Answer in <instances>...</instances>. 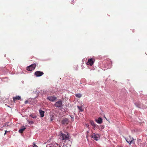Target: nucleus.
I'll return each instance as SVG.
<instances>
[{
    "label": "nucleus",
    "instance_id": "412c9836",
    "mask_svg": "<svg viewBox=\"0 0 147 147\" xmlns=\"http://www.w3.org/2000/svg\"><path fill=\"white\" fill-rule=\"evenodd\" d=\"M74 0H72V1H71V3L72 4V3H74Z\"/></svg>",
    "mask_w": 147,
    "mask_h": 147
},
{
    "label": "nucleus",
    "instance_id": "7ed1b4c3",
    "mask_svg": "<svg viewBox=\"0 0 147 147\" xmlns=\"http://www.w3.org/2000/svg\"><path fill=\"white\" fill-rule=\"evenodd\" d=\"M134 140L133 138L129 136V137L127 138V139H126V140L127 143H128L130 145L131 143L135 144V142L133 141Z\"/></svg>",
    "mask_w": 147,
    "mask_h": 147
},
{
    "label": "nucleus",
    "instance_id": "f3484780",
    "mask_svg": "<svg viewBox=\"0 0 147 147\" xmlns=\"http://www.w3.org/2000/svg\"><path fill=\"white\" fill-rule=\"evenodd\" d=\"M30 116L34 119H35L36 118V115H34L33 114L30 115Z\"/></svg>",
    "mask_w": 147,
    "mask_h": 147
},
{
    "label": "nucleus",
    "instance_id": "6e6552de",
    "mask_svg": "<svg viewBox=\"0 0 147 147\" xmlns=\"http://www.w3.org/2000/svg\"><path fill=\"white\" fill-rule=\"evenodd\" d=\"M47 99L53 102L56 100L57 98L54 96H51L48 97Z\"/></svg>",
    "mask_w": 147,
    "mask_h": 147
},
{
    "label": "nucleus",
    "instance_id": "423d86ee",
    "mask_svg": "<svg viewBox=\"0 0 147 147\" xmlns=\"http://www.w3.org/2000/svg\"><path fill=\"white\" fill-rule=\"evenodd\" d=\"M94 59L92 58L89 59L87 62V64L88 65L92 66L94 64Z\"/></svg>",
    "mask_w": 147,
    "mask_h": 147
},
{
    "label": "nucleus",
    "instance_id": "9b49d317",
    "mask_svg": "<svg viewBox=\"0 0 147 147\" xmlns=\"http://www.w3.org/2000/svg\"><path fill=\"white\" fill-rule=\"evenodd\" d=\"M39 112L40 114V117H43L44 115V111L41 110H40L39 111Z\"/></svg>",
    "mask_w": 147,
    "mask_h": 147
},
{
    "label": "nucleus",
    "instance_id": "1a4fd4ad",
    "mask_svg": "<svg viewBox=\"0 0 147 147\" xmlns=\"http://www.w3.org/2000/svg\"><path fill=\"white\" fill-rule=\"evenodd\" d=\"M69 121L67 118H65L62 121V123L63 124H68Z\"/></svg>",
    "mask_w": 147,
    "mask_h": 147
},
{
    "label": "nucleus",
    "instance_id": "ddd939ff",
    "mask_svg": "<svg viewBox=\"0 0 147 147\" xmlns=\"http://www.w3.org/2000/svg\"><path fill=\"white\" fill-rule=\"evenodd\" d=\"M26 129L25 127L23 126L22 128L20 129L19 130V131L20 133H22Z\"/></svg>",
    "mask_w": 147,
    "mask_h": 147
},
{
    "label": "nucleus",
    "instance_id": "f257e3e1",
    "mask_svg": "<svg viewBox=\"0 0 147 147\" xmlns=\"http://www.w3.org/2000/svg\"><path fill=\"white\" fill-rule=\"evenodd\" d=\"M60 136L61 139L62 140L65 141L69 139V134L66 133L65 134H63L62 132L60 134Z\"/></svg>",
    "mask_w": 147,
    "mask_h": 147
},
{
    "label": "nucleus",
    "instance_id": "6ab92c4d",
    "mask_svg": "<svg viewBox=\"0 0 147 147\" xmlns=\"http://www.w3.org/2000/svg\"><path fill=\"white\" fill-rule=\"evenodd\" d=\"M9 126V125L8 124V123H5L4 125H3V127L5 126Z\"/></svg>",
    "mask_w": 147,
    "mask_h": 147
},
{
    "label": "nucleus",
    "instance_id": "9d476101",
    "mask_svg": "<svg viewBox=\"0 0 147 147\" xmlns=\"http://www.w3.org/2000/svg\"><path fill=\"white\" fill-rule=\"evenodd\" d=\"M95 121L98 124H101L102 123V119L101 117H99L98 119H96Z\"/></svg>",
    "mask_w": 147,
    "mask_h": 147
},
{
    "label": "nucleus",
    "instance_id": "4468645a",
    "mask_svg": "<svg viewBox=\"0 0 147 147\" xmlns=\"http://www.w3.org/2000/svg\"><path fill=\"white\" fill-rule=\"evenodd\" d=\"M90 123L91 124L92 126H93L94 127H96V124L95 123H94V121H93L91 120L90 121Z\"/></svg>",
    "mask_w": 147,
    "mask_h": 147
},
{
    "label": "nucleus",
    "instance_id": "39448f33",
    "mask_svg": "<svg viewBox=\"0 0 147 147\" xmlns=\"http://www.w3.org/2000/svg\"><path fill=\"white\" fill-rule=\"evenodd\" d=\"M91 137L93 138L94 140L97 141L100 138V136L99 134H95L94 133L92 135Z\"/></svg>",
    "mask_w": 147,
    "mask_h": 147
},
{
    "label": "nucleus",
    "instance_id": "393cba45",
    "mask_svg": "<svg viewBox=\"0 0 147 147\" xmlns=\"http://www.w3.org/2000/svg\"><path fill=\"white\" fill-rule=\"evenodd\" d=\"M54 147V146H50V147ZM58 147H61V146H59Z\"/></svg>",
    "mask_w": 147,
    "mask_h": 147
},
{
    "label": "nucleus",
    "instance_id": "20e7f679",
    "mask_svg": "<svg viewBox=\"0 0 147 147\" xmlns=\"http://www.w3.org/2000/svg\"><path fill=\"white\" fill-rule=\"evenodd\" d=\"M36 66V65L35 64H33L30 65L29 66L27 67V69L28 71H31L34 70Z\"/></svg>",
    "mask_w": 147,
    "mask_h": 147
},
{
    "label": "nucleus",
    "instance_id": "5701e85b",
    "mask_svg": "<svg viewBox=\"0 0 147 147\" xmlns=\"http://www.w3.org/2000/svg\"><path fill=\"white\" fill-rule=\"evenodd\" d=\"M7 132V131L6 130H5V134H4L5 135L6 134Z\"/></svg>",
    "mask_w": 147,
    "mask_h": 147
},
{
    "label": "nucleus",
    "instance_id": "2eb2a0df",
    "mask_svg": "<svg viewBox=\"0 0 147 147\" xmlns=\"http://www.w3.org/2000/svg\"><path fill=\"white\" fill-rule=\"evenodd\" d=\"M77 107L80 111L82 112L83 111L84 109L82 108V106H78Z\"/></svg>",
    "mask_w": 147,
    "mask_h": 147
},
{
    "label": "nucleus",
    "instance_id": "b1692460",
    "mask_svg": "<svg viewBox=\"0 0 147 147\" xmlns=\"http://www.w3.org/2000/svg\"><path fill=\"white\" fill-rule=\"evenodd\" d=\"M53 120V119H52V118H51V121H52V120Z\"/></svg>",
    "mask_w": 147,
    "mask_h": 147
},
{
    "label": "nucleus",
    "instance_id": "4be33fe9",
    "mask_svg": "<svg viewBox=\"0 0 147 147\" xmlns=\"http://www.w3.org/2000/svg\"><path fill=\"white\" fill-rule=\"evenodd\" d=\"M28 100H26V101H25V104H26V103H28Z\"/></svg>",
    "mask_w": 147,
    "mask_h": 147
},
{
    "label": "nucleus",
    "instance_id": "dca6fc26",
    "mask_svg": "<svg viewBox=\"0 0 147 147\" xmlns=\"http://www.w3.org/2000/svg\"><path fill=\"white\" fill-rule=\"evenodd\" d=\"M76 96L78 98H80L82 96V94L79 93L75 94Z\"/></svg>",
    "mask_w": 147,
    "mask_h": 147
},
{
    "label": "nucleus",
    "instance_id": "a211bd4d",
    "mask_svg": "<svg viewBox=\"0 0 147 147\" xmlns=\"http://www.w3.org/2000/svg\"><path fill=\"white\" fill-rule=\"evenodd\" d=\"M28 122L30 124H32L34 123V122L33 121H30L29 120L28 121Z\"/></svg>",
    "mask_w": 147,
    "mask_h": 147
},
{
    "label": "nucleus",
    "instance_id": "f8f14e48",
    "mask_svg": "<svg viewBox=\"0 0 147 147\" xmlns=\"http://www.w3.org/2000/svg\"><path fill=\"white\" fill-rule=\"evenodd\" d=\"M21 99V97L20 96H17L15 97H13V99L14 102L16 100H19Z\"/></svg>",
    "mask_w": 147,
    "mask_h": 147
},
{
    "label": "nucleus",
    "instance_id": "aec40b11",
    "mask_svg": "<svg viewBox=\"0 0 147 147\" xmlns=\"http://www.w3.org/2000/svg\"><path fill=\"white\" fill-rule=\"evenodd\" d=\"M33 147H37V146L34 144L33 143Z\"/></svg>",
    "mask_w": 147,
    "mask_h": 147
},
{
    "label": "nucleus",
    "instance_id": "0eeeda50",
    "mask_svg": "<svg viewBox=\"0 0 147 147\" xmlns=\"http://www.w3.org/2000/svg\"><path fill=\"white\" fill-rule=\"evenodd\" d=\"M44 74V73L43 72L40 71H36L34 73V75L36 77L40 76Z\"/></svg>",
    "mask_w": 147,
    "mask_h": 147
},
{
    "label": "nucleus",
    "instance_id": "f03ea898",
    "mask_svg": "<svg viewBox=\"0 0 147 147\" xmlns=\"http://www.w3.org/2000/svg\"><path fill=\"white\" fill-rule=\"evenodd\" d=\"M54 105L56 107L62 109L63 107V105L62 101L60 100L54 104Z\"/></svg>",
    "mask_w": 147,
    "mask_h": 147
}]
</instances>
